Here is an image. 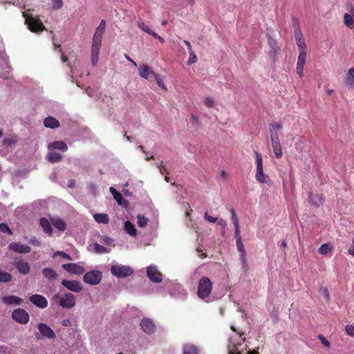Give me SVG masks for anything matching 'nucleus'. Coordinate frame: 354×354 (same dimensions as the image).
Listing matches in <instances>:
<instances>
[{
	"label": "nucleus",
	"instance_id": "4be33fe9",
	"mask_svg": "<svg viewBox=\"0 0 354 354\" xmlns=\"http://www.w3.org/2000/svg\"><path fill=\"white\" fill-rule=\"evenodd\" d=\"M295 37L299 50H306V46L304 39H303V34L301 28H297L296 31H295Z\"/></svg>",
	"mask_w": 354,
	"mask_h": 354
},
{
	"label": "nucleus",
	"instance_id": "2eb2a0df",
	"mask_svg": "<svg viewBox=\"0 0 354 354\" xmlns=\"http://www.w3.org/2000/svg\"><path fill=\"white\" fill-rule=\"evenodd\" d=\"M8 249L19 254H27L31 251V248L29 245H24L19 242L10 243L8 245Z\"/></svg>",
	"mask_w": 354,
	"mask_h": 354
},
{
	"label": "nucleus",
	"instance_id": "dca6fc26",
	"mask_svg": "<svg viewBox=\"0 0 354 354\" xmlns=\"http://www.w3.org/2000/svg\"><path fill=\"white\" fill-rule=\"evenodd\" d=\"M62 268L68 272L77 275L82 274L85 272L84 267L75 263H64Z\"/></svg>",
	"mask_w": 354,
	"mask_h": 354
},
{
	"label": "nucleus",
	"instance_id": "f8f14e48",
	"mask_svg": "<svg viewBox=\"0 0 354 354\" xmlns=\"http://www.w3.org/2000/svg\"><path fill=\"white\" fill-rule=\"evenodd\" d=\"M61 284L68 290L74 292H80L82 290L83 287L79 281L63 279Z\"/></svg>",
	"mask_w": 354,
	"mask_h": 354
},
{
	"label": "nucleus",
	"instance_id": "f704fd0d",
	"mask_svg": "<svg viewBox=\"0 0 354 354\" xmlns=\"http://www.w3.org/2000/svg\"><path fill=\"white\" fill-rule=\"evenodd\" d=\"M299 53L298 56L297 66L304 67L306 59V50H299Z\"/></svg>",
	"mask_w": 354,
	"mask_h": 354
},
{
	"label": "nucleus",
	"instance_id": "864d4df0",
	"mask_svg": "<svg viewBox=\"0 0 354 354\" xmlns=\"http://www.w3.org/2000/svg\"><path fill=\"white\" fill-rule=\"evenodd\" d=\"M318 339L321 341L322 344L325 346L329 347L330 346L329 341H328L324 335H319Z\"/></svg>",
	"mask_w": 354,
	"mask_h": 354
},
{
	"label": "nucleus",
	"instance_id": "b1692460",
	"mask_svg": "<svg viewBox=\"0 0 354 354\" xmlns=\"http://www.w3.org/2000/svg\"><path fill=\"white\" fill-rule=\"evenodd\" d=\"M44 125L46 128L54 129L58 128L60 123L55 118L48 116L44 120Z\"/></svg>",
	"mask_w": 354,
	"mask_h": 354
},
{
	"label": "nucleus",
	"instance_id": "f3484780",
	"mask_svg": "<svg viewBox=\"0 0 354 354\" xmlns=\"http://www.w3.org/2000/svg\"><path fill=\"white\" fill-rule=\"evenodd\" d=\"M147 274L149 279L153 282L160 283L162 281V274L157 270L156 266H149L147 270Z\"/></svg>",
	"mask_w": 354,
	"mask_h": 354
},
{
	"label": "nucleus",
	"instance_id": "4d7b16f0",
	"mask_svg": "<svg viewBox=\"0 0 354 354\" xmlns=\"http://www.w3.org/2000/svg\"><path fill=\"white\" fill-rule=\"evenodd\" d=\"M204 103L209 108H212L214 105V102L211 97H206Z\"/></svg>",
	"mask_w": 354,
	"mask_h": 354
},
{
	"label": "nucleus",
	"instance_id": "c03bdc74",
	"mask_svg": "<svg viewBox=\"0 0 354 354\" xmlns=\"http://www.w3.org/2000/svg\"><path fill=\"white\" fill-rule=\"evenodd\" d=\"M332 249V246L329 243L322 244L318 249V252L322 254H327Z\"/></svg>",
	"mask_w": 354,
	"mask_h": 354
},
{
	"label": "nucleus",
	"instance_id": "7c9ffc66",
	"mask_svg": "<svg viewBox=\"0 0 354 354\" xmlns=\"http://www.w3.org/2000/svg\"><path fill=\"white\" fill-rule=\"evenodd\" d=\"M106 28V21L104 19H102L100 22V24L97 27L95 32L93 35H97L100 37V39H102V35L105 31Z\"/></svg>",
	"mask_w": 354,
	"mask_h": 354
},
{
	"label": "nucleus",
	"instance_id": "5fc2aeb1",
	"mask_svg": "<svg viewBox=\"0 0 354 354\" xmlns=\"http://www.w3.org/2000/svg\"><path fill=\"white\" fill-rule=\"evenodd\" d=\"M345 330L348 335L354 337V326L353 325H346Z\"/></svg>",
	"mask_w": 354,
	"mask_h": 354
},
{
	"label": "nucleus",
	"instance_id": "de8ad7c7",
	"mask_svg": "<svg viewBox=\"0 0 354 354\" xmlns=\"http://www.w3.org/2000/svg\"><path fill=\"white\" fill-rule=\"evenodd\" d=\"M100 242L107 245H113L114 240L109 236L101 237Z\"/></svg>",
	"mask_w": 354,
	"mask_h": 354
},
{
	"label": "nucleus",
	"instance_id": "052dcab7",
	"mask_svg": "<svg viewBox=\"0 0 354 354\" xmlns=\"http://www.w3.org/2000/svg\"><path fill=\"white\" fill-rule=\"evenodd\" d=\"M151 36H153L156 39H158L162 44L165 42V39L162 37L158 35L154 31L151 34Z\"/></svg>",
	"mask_w": 354,
	"mask_h": 354
},
{
	"label": "nucleus",
	"instance_id": "774afa93",
	"mask_svg": "<svg viewBox=\"0 0 354 354\" xmlns=\"http://www.w3.org/2000/svg\"><path fill=\"white\" fill-rule=\"evenodd\" d=\"M349 254L354 255V239L352 243V248L348 250Z\"/></svg>",
	"mask_w": 354,
	"mask_h": 354
},
{
	"label": "nucleus",
	"instance_id": "5701e85b",
	"mask_svg": "<svg viewBox=\"0 0 354 354\" xmlns=\"http://www.w3.org/2000/svg\"><path fill=\"white\" fill-rule=\"evenodd\" d=\"M2 302L7 305H21L23 299L15 295L4 296L2 297Z\"/></svg>",
	"mask_w": 354,
	"mask_h": 354
},
{
	"label": "nucleus",
	"instance_id": "13d9d810",
	"mask_svg": "<svg viewBox=\"0 0 354 354\" xmlns=\"http://www.w3.org/2000/svg\"><path fill=\"white\" fill-rule=\"evenodd\" d=\"M29 243L30 244H32V245L37 246V247L40 246V245H41L40 241L36 237L30 238V239L29 240Z\"/></svg>",
	"mask_w": 354,
	"mask_h": 354
},
{
	"label": "nucleus",
	"instance_id": "72a5a7b5",
	"mask_svg": "<svg viewBox=\"0 0 354 354\" xmlns=\"http://www.w3.org/2000/svg\"><path fill=\"white\" fill-rule=\"evenodd\" d=\"M309 202L314 205L316 207H319L321 205H322V197L318 195H313L312 194H309Z\"/></svg>",
	"mask_w": 354,
	"mask_h": 354
},
{
	"label": "nucleus",
	"instance_id": "1a4fd4ad",
	"mask_svg": "<svg viewBox=\"0 0 354 354\" xmlns=\"http://www.w3.org/2000/svg\"><path fill=\"white\" fill-rule=\"evenodd\" d=\"M102 278V273L99 270H91L87 272L83 277L84 283L89 285H97Z\"/></svg>",
	"mask_w": 354,
	"mask_h": 354
},
{
	"label": "nucleus",
	"instance_id": "79ce46f5",
	"mask_svg": "<svg viewBox=\"0 0 354 354\" xmlns=\"http://www.w3.org/2000/svg\"><path fill=\"white\" fill-rule=\"evenodd\" d=\"M137 219H138L137 223L140 227H144L147 225L149 219L147 217H145V216L138 214L137 216Z\"/></svg>",
	"mask_w": 354,
	"mask_h": 354
},
{
	"label": "nucleus",
	"instance_id": "473e14b6",
	"mask_svg": "<svg viewBox=\"0 0 354 354\" xmlns=\"http://www.w3.org/2000/svg\"><path fill=\"white\" fill-rule=\"evenodd\" d=\"M151 71L149 66L143 65L139 69V75L141 77L148 80L149 78V76L151 75Z\"/></svg>",
	"mask_w": 354,
	"mask_h": 354
},
{
	"label": "nucleus",
	"instance_id": "ddd939ff",
	"mask_svg": "<svg viewBox=\"0 0 354 354\" xmlns=\"http://www.w3.org/2000/svg\"><path fill=\"white\" fill-rule=\"evenodd\" d=\"M14 266L22 274H28L30 267L28 262L21 260L19 257H13Z\"/></svg>",
	"mask_w": 354,
	"mask_h": 354
},
{
	"label": "nucleus",
	"instance_id": "6e6552de",
	"mask_svg": "<svg viewBox=\"0 0 354 354\" xmlns=\"http://www.w3.org/2000/svg\"><path fill=\"white\" fill-rule=\"evenodd\" d=\"M102 39L97 35H93L92 38L91 46V63L93 66H96L98 62V56L101 48Z\"/></svg>",
	"mask_w": 354,
	"mask_h": 354
},
{
	"label": "nucleus",
	"instance_id": "f257e3e1",
	"mask_svg": "<svg viewBox=\"0 0 354 354\" xmlns=\"http://www.w3.org/2000/svg\"><path fill=\"white\" fill-rule=\"evenodd\" d=\"M230 212L232 214V220L233 221V224L234 225V237L236 239V246L237 249L241 253V261L242 263V268L243 269L244 272H247L249 269V266L247 263V254L246 251L244 248V245L242 243L241 240V236L240 234V230H239V219L236 216V212L234 209L232 208L230 209Z\"/></svg>",
	"mask_w": 354,
	"mask_h": 354
},
{
	"label": "nucleus",
	"instance_id": "37998d69",
	"mask_svg": "<svg viewBox=\"0 0 354 354\" xmlns=\"http://www.w3.org/2000/svg\"><path fill=\"white\" fill-rule=\"evenodd\" d=\"M12 280V275L5 271L0 270V282H10Z\"/></svg>",
	"mask_w": 354,
	"mask_h": 354
},
{
	"label": "nucleus",
	"instance_id": "39448f33",
	"mask_svg": "<svg viewBox=\"0 0 354 354\" xmlns=\"http://www.w3.org/2000/svg\"><path fill=\"white\" fill-rule=\"evenodd\" d=\"M255 155L257 160V172L255 177L257 180L261 183L272 185V181L269 176L263 173V159L261 155L257 151H255Z\"/></svg>",
	"mask_w": 354,
	"mask_h": 354
},
{
	"label": "nucleus",
	"instance_id": "a211bd4d",
	"mask_svg": "<svg viewBox=\"0 0 354 354\" xmlns=\"http://www.w3.org/2000/svg\"><path fill=\"white\" fill-rule=\"evenodd\" d=\"M29 301L40 308H45L48 306L47 299L41 295H32L29 297Z\"/></svg>",
	"mask_w": 354,
	"mask_h": 354
},
{
	"label": "nucleus",
	"instance_id": "a18cd8bd",
	"mask_svg": "<svg viewBox=\"0 0 354 354\" xmlns=\"http://www.w3.org/2000/svg\"><path fill=\"white\" fill-rule=\"evenodd\" d=\"M138 26L144 32L148 33L149 35H151V34L153 32V30H151L148 26H147L143 21H138Z\"/></svg>",
	"mask_w": 354,
	"mask_h": 354
},
{
	"label": "nucleus",
	"instance_id": "bb28decb",
	"mask_svg": "<svg viewBox=\"0 0 354 354\" xmlns=\"http://www.w3.org/2000/svg\"><path fill=\"white\" fill-rule=\"evenodd\" d=\"M183 354H200V349L192 344H186L183 346Z\"/></svg>",
	"mask_w": 354,
	"mask_h": 354
},
{
	"label": "nucleus",
	"instance_id": "8fccbe9b",
	"mask_svg": "<svg viewBox=\"0 0 354 354\" xmlns=\"http://www.w3.org/2000/svg\"><path fill=\"white\" fill-rule=\"evenodd\" d=\"M63 6L62 0H52V8L54 10L59 9Z\"/></svg>",
	"mask_w": 354,
	"mask_h": 354
},
{
	"label": "nucleus",
	"instance_id": "680f3d73",
	"mask_svg": "<svg viewBox=\"0 0 354 354\" xmlns=\"http://www.w3.org/2000/svg\"><path fill=\"white\" fill-rule=\"evenodd\" d=\"M297 73L299 75L300 77H302L303 75H304V73H303V71H304V67H298L297 66Z\"/></svg>",
	"mask_w": 354,
	"mask_h": 354
},
{
	"label": "nucleus",
	"instance_id": "c85d7f7f",
	"mask_svg": "<svg viewBox=\"0 0 354 354\" xmlns=\"http://www.w3.org/2000/svg\"><path fill=\"white\" fill-rule=\"evenodd\" d=\"M62 158V155L55 151L49 152L47 155L48 161L52 163L60 162Z\"/></svg>",
	"mask_w": 354,
	"mask_h": 354
},
{
	"label": "nucleus",
	"instance_id": "393cba45",
	"mask_svg": "<svg viewBox=\"0 0 354 354\" xmlns=\"http://www.w3.org/2000/svg\"><path fill=\"white\" fill-rule=\"evenodd\" d=\"M48 149L50 151H54L55 149H57L61 150L62 151H66L68 150V146L63 141H55L48 145Z\"/></svg>",
	"mask_w": 354,
	"mask_h": 354
},
{
	"label": "nucleus",
	"instance_id": "2f4dec72",
	"mask_svg": "<svg viewBox=\"0 0 354 354\" xmlns=\"http://www.w3.org/2000/svg\"><path fill=\"white\" fill-rule=\"evenodd\" d=\"M94 218L98 223L107 224L109 222L108 214L104 213H98L94 215Z\"/></svg>",
	"mask_w": 354,
	"mask_h": 354
},
{
	"label": "nucleus",
	"instance_id": "0e129e2a",
	"mask_svg": "<svg viewBox=\"0 0 354 354\" xmlns=\"http://www.w3.org/2000/svg\"><path fill=\"white\" fill-rule=\"evenodd\" d=\"M216 222L218 225H221L223 227H225L226 226V222L223 218H221V219L218 218V221Z\"/></svg>",
	"mask_w": 354,
	"mask_h": 354
},
{
	"label": "nucleus",
	"instance_id": "f03ea898",
	"mask_svg": "<svg viewBox=\"0 0 354 354\" xmlns=\"http://www.w3.org/2000/svg\"><path fill=\"white\" fill-rule=\"evenodd\" d=\"M239 335L231 337L229 339L227 344L228 354H243L239 348L245 342V338L242 337L243 333L237 332ZM248 354H259L256 351H250Z\"/></svg>",
	"mask_w": 354,
	"mask_h": 354
},
{
	"label": "nucleus",
	"instance_id": "3c124183",
	"mask_svg": "<svg viewBox=\"0 0 354 354\" xmlns=\"http://www.w3.org/2000/svg\"><path fill=\"white\" fill-rule=\"evenodd\" d=\"M57 255H59L61 256L62 258L66 259V260H68V261H71L72 260V257L68 254L67 253H66L64 251H57L54 253V256H57Z\"/></svg>",
	"mask_w": 354,
	"mask_h": 354
},
{
	"label": "nucleus",
	"instance_id": "9b49d317",
	"mask_svg": "<svg viewBox=\"0 0 354 354\" xmlns=\"http://www.w3.org/2000/svg\"><path fill=\"white\" fill-rule=\"evenodd\" d=\"M75 303V297L71 292L65 293L59 299V306L63 308H72Z\"/></svg>",
	"mask_w": 354,
	"mask_h": 354
},
{
	"label": "nucleus",
	"instance_id": "a878e982",
	"mask_svg": "<svg viewBox=\"0 0 354 354\" xmlns=\"http://www.w3.org/2000/svg\"><path fill=\"white\" fill-rule=\"evenodd\" d=\"M41 272L44 277L49 280H55L58 278L57 272L51 268H44Z\"/></svg>",
	"mask_w": 354,
	"mask_h": 354
},
{
	"label": "nucleus",
	"instance_id": "4468645a",
	"mask_svg": "<svg viewBox=\"0 0 354 354\" xmlns=\"http://www.w3.org/2000/svg\"><path fill=\"white\" fill-rule=\"evenodd\" d=\"M142 330L147 335H151L156 331V325L149 318H143L140 323Z\"/></svg>",
	"mask_w": 354,
	"mask_h": 354
},
{
	"label": "nucleus",
	"instance_id": "aec40b11",
	"mask_svg": "<svg viewBox=\"0 0 354 354\" xmlns=\"http://www.w3.org/2000/svg\"><path fill=\"white\" fill-rule=\"evenodd\" d=\"M282 129V125L279 122L271 123L269 124V132L270 136L271 142H279L277 134V130Z\"/></svg>",
	"mask_w": 354,
	"mask_h": 354
},
{
	"label": "nucleus",
	"instance_id": "c9c22d12",
	"mask_svg": "<svg viewBox=\"0 0 354 354\" xmlns=\"http://www.w3.org/2000/svg\"><path fill=\"white\" fill-rule=\"evenodd\" d=\"M272 146L276 158H281L282 157L283 153L280 142H272Z\"/></svg>",
	"mask_w": 354,
	"mask_h": 354
},
{
	"label": "nucleus",
	"instance_id": "423d86ee",
	"mask_svg": "<svg viewBox=\"0 0 354 354\" xmlns=\"http://www.w3.org/2000/svg\"><path fill=\"white\" fill-rule=\"evenodd\" d=\"M111 272L118 278H125L133 273V269L127 266L114 265L111 268Z\"/></svg>",
	"mask_w": 354,
	"mask_h": 354
},
{
	"label": "nucleus",
	"instance_id": "bf43d9fd",
	"mask_svg": "<svg viewBox=\"0 0 354 354\" xmlns=\"http://www.w3.org/2000/svg\"><path fill=\"white\" fill-rule=\"evenodd\" d=\"M292 21H293V27H294L295 31H296L297 28H300L299 21L295 17H292Z\"/></svg>",
	"mask_w": 354,
	"mask_h": 354
},
{
	"label": "nucleus",
	"instance_id": "e2e57ef3",
	"mask_svg": "<svg viewBox=\"0 0 354 354\" xmlns=\"http://www.w3.org/2000/svg\"><path fill=\"white\" fill-rule=\"evenodd\" d=\"M62 324L64 326H70L71 325V322L70 319H66L62 322Z\"/></svg>",
	"mask_w": 354,
	"mask_h": 354
},
{
	"label": "nucleus",
	"instance_id": "6e6d98bb",
	"mask_svg": "<svg viewBox=\"0 0 354 354\" xmlns=\"http://www.w3.org/2000/svg\"><path fill=\"white\" fill-rule=\"evenodd\" d=\"M204 217H205V220H207V221H209L210 223H216L218 221V218L212 217V216H209L207 214V212L205 213Z\"/></svg>",
	"mask_w": 354,
	"mask_h": 354
},
{
	"label": "nucleus",
	"instance_id": "20e7f679",
	"mask_svg": "<svg viewBox=\"0 0 354 354\" xmlns=\"http://www.w3.org/2000/svg\"><path fill=\"white\" fill-rule=\"evenodd\" d=\"M22 15L25 19V24L28 25V29L32 32H39L46 30L41 21L37 17L28 15L26 12H23Z\"/></svg>",
	"mask_w": 354,
	"mask_h": 354
},
{
	"label": "nucleus",
	"instance_id": "a19ab883",
	"mask_svg": "<svg viewBox=\"0 0 354 354\" xmlns=\"http://www.w3.org/2000/svg\"><path fill=\"white\" fill-rule=\"evenodd\" d=\"M344 22L345 25L348 27L349 28L352 29L354 28V21L349 14L345 13L344 15Z\"/></svg>",
	"mask_w": 354,
	"mask_h": 354
},
{
	"label": "nucleus",
	"instance_id": "49530a36",
	"mask_svg": "<svg viewBox=\"0 0 354 354\" xmlns=\"http://www.w3.org/2000/svg\"><path fill=\"white\" fill-rule=\"evenodd\" d=\"M189 57L187 62V64L192 65L197 62V57L192 49L189 51Z\"/></svg>",
	"mask_w": 354,
	"mask_h": 354
},
{
	"label": "nucleus",
	"instance_id": "e433bc0d",
	"mask_svg": "<svg viewBox=\"0 0 354 354\" xmlns=\"http://www.w3.org/2000/svg\"><path fill=\"white\" fill-rule=\"evenodd\" d=\"M93 251L97 254H105L109 252L106 247L100 245L97 243H94L93 245Z\"/></svg>",
	"mask_w": 354,
	"mask_h": 354
},
{
	"label": "nucleus",
	"instance_id": "603ef678",
	"mask_svg": "<svg viewBox=\"0 0 354 354\" xmlns=\"http://www.w3.org/2000/svg\"><path fill=\"white\" fill-rule=\"evenodd\" d=\"M15 143L16 142L12 138H6L3 140V145L4 147H10L15 145Z\"/></svg>",
	"mask_w": 354,
	"mask_h": 354
},
{
	"label": "nucleus",
	"instance_id": "ea45409f",
	"mask_svg": "<svg viewBox=\"0 0 354 354\" xmlns=\"http://www.w3.org/2000/svg\"><path fill=\"white\" fill-rule=\"evenodd\" d=\"M346 83L347 85L354 86V68H351L347 74Z\"/></svg>",
	"mask_w": 354,
	"mask_h": 354
},
{
	"label": "nucleus",
	"instance_id": "6ab92c4d",
	"mask_svg": "<svg viewBox=\"0 0 354 354\" xmlns=\"http://www.w3.org/2000/svg\"><path fill=\"white\" fill-rule=\"evenodd\" d=\"M268 39V44L270 47V50L269 51V55L270 58L273 60V62H275L276 60V55L280 53L281 50L280 48L277 46L276 41L272 39L270 34L267 35Z\"/></svg>",
	"mask_w": 354,
	"mask_h": 354
},
{
	"label": "nucleus",
	"instance_id": "69168bd1",
	"mask_svg": "<svg viewBox=\"0 0 354 354\" xmlns=\"http://www.w3.org/2000/svg\"><path fill=\"white\" fill-rule=\"evenodd\" d=\"M322 292H323V294H324V297H325L327 299H329V297H330V295H329V292H328V289H327V288H323V289H322Z\"/></svg>",
	"mask_w": 354,
	"mask_h": 354
},
{
	"label": "nucleus",
	"instance_id": "c756f323",
	"mask_svg": "<svg viewBox=\"0 0 354 354\" xmlns=\"http://www.w3.org/2000/svg\"><path fill=\"white\" fill-rule=\"evenodd\" d=\"M124 230L127 232V233L131 236H136L137 234V231L135 227V225L130 221H125Z\"/></svg>",
	"mask_w": 354,
	"mask_h": 354
},
{
	"label": "nucleus",
	"instance_id": "cd10ccee",
	"mask_svg": "<svg viewBox=\"0 0 354 354\" xmlns=\"http://www.w3.org/2000/svg\"><path fill=\"white\" fill-rule=\"evenodd\" d=\"M39 223L44 232L49 235L52 234V227L48 220L44 217L39 219Z\"/></svg>",
	"mask_w": 354,
	"mask_h": 354
},
{
	"label": "nucleus",
	"instance_id": "412c9836",
	"mask_svg": "<svg viewBox=\"0 0 354 354\" xmlns=\"http://www.w3.org/2000/svg\"><path fill=\"white\" fill-rule=\"evenodd\" d=\"M109 191L119 205L127 207L129 205V201L123 198L120 192H118L113 187H110Z\"/></svg>",
	"mask_w": 354,
	"mask_h": 354
},
{
	"label": "nucleus",
	"instance_id": "9d476101",
	"mask_svg": "<svg viewBox=\"0 0 354 354\" xmlns=\"http://www.w3.org/2000/svg\"><path fill=\"white\" fill-rule=\"evenodd\" d=\"M12 319L21 324H26L29 322V314L24 308H18L14 310L11 315Z\"/></svg>",
	"mask_w": 354,
	"mask_h": 354
},
{
	"label": "nucleus",
	"instance_id": "09e8293b",
	"mask_svg": "<svg viewBox=\"0 0 354 354\" xmlns=\"http://www.w3.org/2000/svg\"><path fill=\"white\" fill-rule=\"evenodd\" d=\"M0 231L2 232H6L9 234H12V232L9 227V226L4 223H0Z\"/></svg>",
	"mask_w": 354,
	"mask_h": 354
},
{
	"label": "nucleus",
	"instance_id": "0eeeda50",
	"mask_svg": "<svg viewBox=\"0 0 354 354\" xmlns=\"http://www.w3.org/2000/svg\"><path fill=\"white\" fill-rule=\"evenodd\" d=\"M37 328L38 330H39V333H36L35 336L38 339H41L44 337H46L50 339L56 338L55 332L47 324L44 323H39L37 325Z\"/></svg>",
	"mask_w": 354,
	"mask_h": 354
},
{
	"label": "nucleus",
	"instance_id": "338daca9",
	"mask_svg": "<svg viewBox=\"0 0 354 354\" xmlns=\"http://www.w3.org/2000/svg\"><path fill=\"white\" fill-rule=\"evenodd\" d=\"M192 119L193 120V121L196 123V124H198L199 123V118H198V116H196V115H194L192 114Z\"/></svg>",
	"mask_w": 354,
	"mask_h": 354
},
{
	"label": "nucleus",
	"instance_id": "7ed1b4c3",
	"mask_svg": "<svg viewBox=\"0 0 354 354\" xmlns=\"http://www.w3.org/2000/svg\"><path fill=\"white\" fill-rule=\"evenodd\" d=\"M212 283L207 277H203L198 282V297L201 299L208 298L212 292Z\"/></svg>",
	"mask_w": 354,
	"mask_h": 354
},
{
	"label": "nucleus",
	"instance_id": "58836bf2",
	"mask_svg": "<svg viewBox=\"0 0 354 354\" xmlns=\"http://www.w3.org/2000/svg\"><path fill=\"white\" fill-rule=\"evenodd\" d=\"M151 76H152L155 79L158 85L160 87H161L162 88L166 89V87L163 82V77L161 75H160L159 74H158L153 71H151Z\"/></svg>",
	"mask_w": 354,
	"mask_h": 354
},
{
	"label": "nucleus",
	"instance_id": "4c0bfd02",
	"mask_svg": "<svg viewBox=\"0 0 354 354\" xmlns=\"http://www.w3.org/2000/svg\"><path fill=\"white\" fill-rule=\"evenodd\" d=\"M53 225L59 231L64 232L66 229V224L64 221L57 218L53 221Z\"/></svg>",
	"mask_w": 354,
	"mask_h": 354
}]
</instances>
